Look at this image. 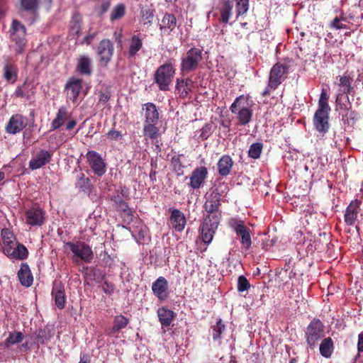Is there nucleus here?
<instances>
[{
	"label": "nucleus",
	"mask_w": 363,
	"mask_h": 363,
	"mask_svg": "<svg viewBox=\"0 0 363 363\" xmlns=\"http://www.w3.org/2000/svg\"><path fill=\"white\" fill-rule=\"evenodd\" d=\"M352 79L347 75L340 76L338 85L340 94H350L354 89L352 86Z\"/></svg>",
	"instance_id": "4c0bfd02"
},
{
	"label": "nucleus",
	"mask_w": 363,
	"mask_h": 363,
	"mask_svg": "<svg viewBox=\"0 0 363 363\" xmlns=\"http://www.w3.org/2000/svg\"><path fill=\"white\" fill-rule=\"evenodd\" d=\"M18 277L21 284L24 286H30L33 282V277L28 264L22 263L18 272Z\"/></svg>",
	"instance_id": "c756f323"
},
{
	"label": "nucleus",
	"mask_w": 363,
	"mask_h": 363,
	"mask_svg": "<svg viewBox=\"0 0 363 363\" xmlns=\"http://www.w3.org/2000/svg\"><path fill=\"white\" fill-rule=\"evenodd\" d=\"M142 48V39L140 38L138 35H133L130 40V45L128 50V58H134Z\"/></svg>",
	"instance_id": "72a5a7b5"
},
{
	"label": "nucleus",
	"mask_w": 363,
	"mask_h": 363,
	"mask_svg": "<svg viewBox=\"0 0 363 363\" xmlns=\"http://www.w3.org/2000/svg\"><path fill=\"white\" fill-rule=\"evenodd\" d=\"M89 164L98 177H101L106 173V163L101 155L96 151L89 150L86 153Z\"/></svg>",
	"instance_id": "9b49d317"
},
{
	"label": "nucleus",
	"mask_w": 363,
	"mask_h": 363,
	"mask_svg": "<svg viewBox=\"0 0 363 363\" xmlns=\"http://www.w3.org/2000/svg\"><path fill=\"white\" fill-rule=\"evenodd\" d=\"M220 215H208L200 227L203 242L209 244L214 236L220 222Z\"/></svg>",
	"instance_id": "0eeeda50"
},
{
	"label": "nucleus",
	"mask_w": 363,
	"mask_h": 363,
	"mask_svg": "<svg viewBox=\"0 0 363 363\" xmlns=\"http://www.w3.org/2000/svg\"><path fill=\"white\" fill-rule=\"evenodd\" d=\"M26 28L18 20H13L11 27V38L16 43L15 52L16 54H22L26 44Z\"/></svg>",
	"instance_id": "9d476101"
},
{
	"label": "nucleus",
	"mask_w": 363,
	"mask_h": 363,
	"mask_svg": "<svg viewBox=\"0 0 363 363\" xmlns=\"http://www.w3.org/2000/svg\"><path fill=\"white\" fill-rule=\"evenodd\" d=\"M277 238H266L262 240V248L265 250H269L271 247H272L275 243L277 242Z\"/></svg>",
	"instance_id": "052dcab7"
},
{
	"label": "nucleus",
	"mask_w": 363,
	"mask_h": 363,
	"mask_svg": "<svg viewBox=\"0 0 363 363\" xmlns=\"http://www.w3.org/2000/svg\"><path fill=\"white\" fill-rule=\"evenodd\" d=\"M338 94L336 98V106L341 110L348 111L351 108V103L349 96Z\"/></svg>",
	"instance_id": "8fccbe9b"
},
{
	"label": "nucleus",
	"mask_w": 363,
	"mask_h": 363,
	"mask_svg": "<svg viewBox=\"0 0 363 363\" xmlns=\"http://www.w3.org/2000/svg\"><path fill=\"white\" fill-rule=\"evenodd\" d=\"M1 235L3 243L5 246V253L6 252L7 247H12L14 246L15 237L11 230L9 228H3L1 231Z\"/></svg>",
	"instance_id": "37998d69"
},
{
	"label": "nucleus",
	"mask_w": 363,
	"mask_h": 363,
	"mask_svg": "<svg viewBox=\"0 0 363 363\" xmlns=\"http://www.w3.org/2000/svg\"><path fill=\"white\" fill-rule=\"evenodd\" d=\"M102 289L105 294L111 295L114 292L115 285L111 282L105 281L102 284Z\"/></svg>",
	"instance_id": "bf43d9fd"
},
{
	"label": "nucleus",
	"mask_w": 363,
	"mask_h": 363,
	"mask_svg": "<svg viewBox=\"0 0 363 363\" xmlns=\"http://www.w3.org/2000/svg\"><path fill=\"white\" fill-rule=\"evenodd\" d=\"M27 124V118L25 116L16 113L9 118L6 125L5 130L9 134L15 135L22 131Z\"/></svg>",
	"instance_id": "f8f14e48"
},
{
	"label": "nucleus",
	"mask_w": 363,
	"mask_h": 363,
	"mask_svg": "<svg viewBox=\"0 0 363 363\" xmlns=\"http://www.w3.org/2000/svg\"><path fill=\"white\" fill-rule=\"evenodd\" d=\"M125 6L123 4L116 5L110 13V21L113 22L122 18L125 15Z\"/></svg>",
	"instance_id": "c03bdc74"
},
{
	"label": "nucleus",
	"mask_w": 363,
	"mask_h": 363,
	"mask_svg": "<svg viewBox=\"0 0 363 363\" xmlns=\"http://www.w3.org/2000/svg\"><path fill=\"white\" fill-rule=\"evenodd\" d=\"M169 211L171 212L169 221L172 228L174 229L175 231L181 233L184 230L186 223L184 214L181 211L176 208H170Z\"/></svg>",
	"instance_id": "412c9836"
},
{
	"label": "nucleus",
	"mask_w": 363,
	"mask_h": 363,
	"mask_svg": "<svg viewBox=\"0 0 363 363\" xmlns=\"http://www.w3.org/2000/svg\"><path fill=\"white\" fill-rule=\"evenodd\" d=\"M52 153L45 150H40L29 161L28 166L32 170L38 169L48 164L52 159Z\"/></svg>",
	"instance_id": "a211bd4d"
},
{
	"label": "nucleus",
	"mask_w": 363,
	"mask_h": 363,
	"mask_svg": "<svg viewBox=\"0 0 363 363\" xmlns=\"http://www.w3.org/2000/svg\"><path fill=\"white\" fill-rule=\"evenodd\" d=\"M121 218L123 222L127 225L130 224L133 220V213L130 209H128L127 211H125L123 213H121Z\"/></svg>",
	"instance_id": "6e6d98bb"
},
{
	"label": "nucleus",
	"mask_w": 363,
	"mask_h": 363,
	"mask_svg": "<svg viewBox=\"0 0 363 363\" xmlns=\"http://www.w3.org/2000/svg\"><path fill=\"white\" fill-rule=\"evenodd\" d=\"M116 208L121 213H123L125 211H127L128 209H130L128 203L125 202V201H123L121 203L118 204V206H116Z\"/></svg>",
	"instance_id": "0e129e2a"
},
{
	"label": "nucleus",
	"mask_w": 363,
	"mask_h": 363,
	"mask_svg": "<svg viewBox=\"0 0 363 363\" xmlns=\"http://www.w3.org/2000/svg\"><path fill=\"white\" fill-rule=\"evenodd\" d=\"M111 98V94L108 91H101L99 92V102L103 104H105L107 103Z\"/></svg>",
	"instance_id": "680f3d73"
},
{
	"label": "nucleus",
	"mask_w": 363,
	"mask_h": 363,
	"mask_svg": "<svg viewBox=\"0 0 363 363\" xmlns=\"http://www.w3.org/2000/svg\"><path fill=\"white\" fill-rule=\"evenodd\" d=\"M289 67L285 64L277 62L272 67L268 84L262 93V96H268L286 79Z\"/></svg>",
	"instance_id": "f03ea898"
},
{
	"label": "nucleus",
	"mask_w": 363,
	"mask_h": 363,
	"mask_svg": "<svg viewBox=\"0 0 363 363\" xmlns=\"http://www.w3.org/2000/svg\"><path fill=\"white\" fill-rule=\"evenodd\" d=\"M155 10L150 6L141 8L140 15L144 25L150 26L152 24Z\"/></svg>",
	"instance_id": "79ce46f5"
},
{
	"label": "nucleus",
	"mask_w": 363,
	"mask_h": 363,
	"mask_svg": "<svg viewBox=\"0 0 363 363\" xmlns=\"http://www.w3.org/2000/svg\"><path fill=\"white\" fill-rule=\"evenodd\" d=\"M82 18L79 13H74L70 21L69 35L74 39L78 38L82 30Z\"/></svg>",
	"instance_id": "7c9ffc66"
},
{
	"label": "nucleus",
	"mask_w": 363,
	"mask_h": 363,
	"mask_svg": "<svg viewBox=\"0 0 363 363\" xmlns=\"http://www.w3.org/2000/svg\"><path fill=\"white\" fill-rule=\"evenodd\" d=\"M357 350L359 352H363V333L358 336Z\"/></svg>",
	"instance_id": "69168bd1"
},
{
	"label": "nucleus",
	"mask_w": 363,
	"mask_h": 363,
	"mask_svg": "<svg viewBox=\"0 0 363 363\" xmlns=\"http://www.w3.org/2000/svg\"><path fill=\"white\" fill-rule=\"evenodd\" d=\"M51 295L55 301V306L60 310L65 308L66 296L65 286L62 282H54Z\"/></svg>",
	"instance_id": "aec40b11"
},
{
	"label": "nucleus",
	"mask_w": 363,
	"mask_h": 363,
	"mask_svg": "<svg viewBox=\"0 0 363 363\" xmlns=\"http://www.w3.org/2000/svg\"><path fill=\"white\" fill-rule=\"evenodd\" d=\"M90 357L87 354H83L80 357V362L79 363H89Z\"/></svg>",
	"instance_id": "774afa93"
},
{
	"label": "nucleus",
	"mask_w": 363,
	"mask_h": 363,
	"mask_svg": "<svg viewBox=\"0 0 363 363\" xmlns=\"http://www.w3.org/2000/svg\"><path fill=\"white\" fill-rule=\"evenodd\" d=\"M329 96L325 89H323L318 100V108L315 112L313 123L315 129L320 133H326L330 128L329 113L330 107L328 104Z\"/></svg>",
	"instance_id": "f257e3e1"
},
{
	"label": "nucleus",
	"mask_w": 363,
	"mask_h": 363,
	"mask_svg": "<svg viewBox=\"0 0 363 363\" xmlns=\"http://www.w3.org/2000/svg\"><path fill=\"white\" fill-rule=\"evenodd\" d=\"M229 226L234 230L237 236L240 238V244L242 249L248 250L252 246V230L245 225L244 220L232 218L228 222Z\"/></svg>",
	"instance_id": "20e7f679"
},
{
	"label": "nucleus",
	"mask_w": 363,
	"mask_h": 363,
	"mask_svg": "<svg viewBox=\"0 0 363 363\" xmlns=\"http://www.w3.org/2000/svg\"><path fill=\"white\" fill-rule=\"evenodd\" d=\"M208 169L206 167H199L193 170L190 176L189 186L193 189H200L208 177Z\"/></svg>",
	"instance_id": "2eb2a0df"
},
{
	"label": "nucleus",
	"mask_w": 363,
	"mask_h": 363,
	"mask_svg": "<svg viewBox=\"0 0 363 363\" xmlns=\"http://www.w3.org/2000/svg\"><path fill=\"white\" fill-rule=\"evenodd\" d=\"M194 87V83L190 78L177 79L176 90L182 99L186 98L192 91Z\"/></svg>",
	"instance_id": "a878e982"
},
{
	"label": "nucleus",
	"mask_w": 363,
	"mask_h": 363,
	"mask_svg": "<svg viewBox=\"0 0 363 363\" xmlns=\"http://www.w3.org/2000/svg\"><path fill=\"white\" fill-rule=\"evenodd\" d=\"M65 246L68 247L69 250L73 253L72 259L74 260L80 259L86 263H90L93 259V251L90 246L84 242H67L65 243Z\"/></svg>",
	"instance_id": "423d86ee"
},
{
	"label": "nucleus",
	"mask_w": 363,
	"mask_h": 363,
	"mask_svg": "<svg viewBox=\"0 0 363 363\" xmlns=\"http://www.w3.org/2000/svg\"><path fill=\"white\" fill-rule=\"evenodd\" d=\"M221 198L218 196V193L211 192L210 194L206 197V200L203 205L205 211L208 213V215H220L221 216V211H219Z\"/></svg>",
	"instance_id": "6ab92c4d"
},
{
	"label": "nucleus",
	"mask_w": 363,
	"mask_h": 363,
	"mask_svg": "<svg viewBox=\"0 0 363 363\" xmlns=\"http://www.w3.org/2000/svg\"><path fill=\"white\" fill-rule=\"evenodd\" d=\"M67 118V110L65 106H61L56 114V117L51 123L50 131L60 128Z\"/></svg>",
	"instance_id": "c9c22d12"
},
{
	"label": "nucleus",
	"mask_w": 363,
	"mask_h": 363,
	"mask_svg": "<svg viewBox=\"0 0 363 363\" xmlns=\"http://www.w3.org/2000/svg\"><path fill=\"white\" fill-rule=\"evenodd\" d=\"M153 294L162 301H166L170 294L169 284L164 277H159L152 284Z\"/></svg>",
	"instance_id": "ddd939ff"
},
{
	"label": "nucleus",
	"mask_w": 363,
	"mask_h": 363,
	"mask_svg": "<svg viewBox=\"0 0 363 363\" xmlns=\"http://www.w3.org/2000/svg\"><path fill=\"white\" fill-rule=\"evenodd\" d=\"M250 284L249 281L244 276H240L238 280V291H245L250 289Z\"/></svg>",
	"instance_id": "5fc2aeb1"
},
{
	"label": "nucleus",
	"mask_w": 363,
	"mask_h": 363,
	"mask_svg": "<svg viewBox=\"0 0 363 363\" xmlns=\"http://www.w3.org/2000/svg\"><path fill=\"white\" fill-rule=\"evenodd\" d=\"M45 220V211L39 207H33L26 211V221L28 225L40 226Z\"/></svg>",
	"instance_id": "f3484780"
},
{
	"label": "nucleus",
	"mask_w": 363,
	"mask_h": 363,
	"mask_svg": "<svg viewBox=\"0 0 363 363\" xmlns=\"http://www.w3.org/2000/svg\"><path fill=\"white\" fill-rule=\"evenodd\" d=\"M82 79L75 77H70L65 86L67 91V98L69 99L73 103H75L79 93L82 89Z\"/></svg>",
	"instance_id": "dca6fc26"
},
{
	"label": "nucleus",
	"mask_w": 363,
	"mask_h": 363,
	"mask_svg": "<svg viewBox=\"0 0 363 363\" xmlns=\"http://www.w3.org/2000/svg\"><path fill=\"white\" fill-rule=\"evenodd\" d=\"M202 60V51L197 48H192L182 58L181 71L189 73L196 70Z\"/></svg>",
	"instance_id": "1a4fd4ad"
},
{
	"label": "nucleus",
	"mask_w": 363,
	"mask_h": 363,
	"mask_svg": "<svg viewBox=\"0 0 363 363\" xmlns=\"http://www.w3.org/2000/svg\"><path fill=\"white\" fill-rule=\"evenodd\" d=\"M330 28L335 30H340V29H347V26L345 24L342 23V21H340L337 19V17H335L330 23Z\"/></svg>",
	"instance_id": "4d7b16f0"
},
{
	"label": "nucleus",
	"mask_w": 363,
	"mask_h": 363,
	"mask_svg": "<svg viewBox=\"0 0 363 363\" xmlns=\"http://www.w3.org/2000/svg\"><path fill=\"white\" fill-rule=\"evenodd\" d=\"M361 201L358 199L352 201L347 207L344 216L345 222L347 225H353L357 220L359 211Z\"/></svg>",
	"instance_id": "5701e85b"
},
{
	"label": "nucleus",
	"mask_w": 363,
	"mask_h": 363,
	"mask_svg": "<svg viewBox=\"0 0 363 363\" xmlns=\"http://www.w3.org/2000/svg\"><path fill=\"white\" fill-rule=\"evenodd\" d=\"M111 3L109 1H104L99 9L98 16L101 17L103 16L109 9Z\"/></svg>",
	"instance_id": "e2e57ef3"
},
{
	"label": "nucleus",
	"mask_w": 363,
	"mask_h": 363,
	"mask_svg": "<svg viewBox=\"0 0 363 363\" xmlns=\"http://www.w3.org/2000/svg\"><path fill=\"white\" fill-rule=\"evenodd\" d=\"M249 104V98L241 95L235 99L231 104L230 109L233 113L237 114L239 124L245 125L248 124L252 117V110Z\"/></svg>",
	"instance_id": "7ed1b4c3"
},
{
	"label": "nucleus",
	"mask_w": 363,
	"mask_h": 363,
	"mask_svg": "<svg viewBox=\"0 0 363 363\" xmlns=\"http://www.w3.org/2000/svg\"><path fill=\"white\" fill-rule=\"evenodd\" d=\"M175 74V69L170 62L160 66L154 74L155 82L162 91L169 89V85L172 82Z\"/></svg>",
	"instance_id": "39448f33"
},
{
	"label": "nucleus",
	"mask_w": 363,
	"mask_h": 363,
	"mask_svg": "<svg viewBox=\"0 0 363 363\" xmlns=\"http://www.w3.org/2000/svg\"><path fill=\"white\" fill-rule=\"evenodd\" d=\"M233 9V0H222L220 6L219 7V13L220 15V21L223 23H228L232 16Z\"/></svg>",
	"instance_id": "cd10ccee"
},
{
	"label": "nucleus",
	"mask_w": 363,
	"mask_h": 363,
	"mask_svg": "<svg viewBox=\"0 0 363 363\" xmlns=\"http://www.w3.org/2000/svg\"><path fill=\"white\" fill-rule=\"evenodd\" d=\"M177 18L172 13H166L160 23V30L162 35H169L177 27Z\"/></svg>",
	"instance_id": "4be33fe9"
},
{
	"label": "nucleus",
	"mask_w": 363,
	"mask_h": 363,
	"mask_svg": "<svg viewBox=\"0 0 363 363\" xmlns=\"http://www.w3.org/2000/svg\"><path fill=\"white\" fill-rule=\"evenodd\" d=\"M106 135L109 140L114 141L118 140L123 138L121 132L116 130H109Z\"/></svg>",
	"instance_id": "13d9d810"
},
{
	"label": "nucleus",
	"mask_w": 363,
	"mask_h": 363,
	"mask_svg": "<svg viewBox=\"0 0 363 363\" xmlns=\"http://www.w3.org/2000/svg\"><path fill=\"white\" fill-rule=\"evenodd\" d=\"M157 123H144L143 135L146 138L155 140L160 135V129L156 126Z\"/></svg>",
	"instance_id": "a19ab883"
},
{
	"label": "nucleus",
	"mask_w": 363,
	"mask_h": 363,
	"mask_svg": "<svg viewBox=\"0 0 363 363\" xmlns=\"http://www.w3.org/2000/svg\"><path fill=\"white\" fill-rule=\"evenodd\" d=\"M54 335L55 330L52 326L47 325L43 328H40L36 335L37 342L44 345L49 341Z\"/></svg>",
	"instance_id": "e433bc0d"
},
{
	"label": "nucleus",
	"mask_w": 363,
	"mask_h": 363,
	"mask_svg": "<svg viewBox=\"0 0 363 363\" xmlns=\"http://www.w3.org/2000/svg\"><path fill=\"white\" fill-rule=\"evenodd\" d=\"M319 350L323 357L325 358L330 357L334 350L333 341L331 337H328L323 339L320 345Z\"/></svg>",
	"instance_id": "58836bf2"
},
{
	"label": "nucleus",
	"mask_w": 363,
	"mask_h": 363,
	"mask_svg": "<svg viewBox=\"0 0 363 363\" xmlns=\"http://www.w3.org/2000/svg\"><path fill=\"white\" fill-rule=\"evenodd\" d=\"M159 321L162 325V328L166 331V328L169 329V326L174 318L175 314L173 311L166 307H161L157 311Z\"/></svg>",
	"instance_id": "b1692460"
},
{
	"label": "nucleus",
	"mask_w": 363,
	"mask_h": 363,
	"mask_svg": "<svg viewBox=\"0 0 363 363\" xmlns=\"http://www.w3.org/2000/svg\"><path fill=\"white\" fill-rule=\"evenodd\" d=\"M40 0H19L20 9L30 13H35L39 7Z\"/></svg>",
	"instance_id": "ea45409f"
},
{
	"label": "nucleus",
	"mask_w": 363,
	"mask_h": 363,
	"mask_svg": "<svg viewBox=\"0 0 363 363\" xmlns=\"http://www.w3.org/2000/svg\"><path fill=\"white\" fill-rule=\"evenodd\" d=\"M77 70L82 75L90 76L92 72L90 58L86 55L80 56L78 59Z\"/></svg>",
	"instance_id": "2f4dec72"
},
{
	"label": "nucleus",
	"mask_w": 363,
	"mask_h": 363,
	"mask_svg": "<svg viewBox=\"0 0 363 363\" xmlns=\"http://www.w3.org/2000/svg\"><path fill=\"white\" fill-rule=\"evenodd\" d=\"M97 50L101 65L106 67L113 54V43L109 40L104 39L99 43Z\"/></svg>",
	"instance_id": "4468645a"
},
{
	"label": "nucleus",
	"mask_w": 363,
	"mask_h": 363,
	"mask_svg": "<svg viewBox=\"0 0 363 363\" xmlns=\"http://www.w3.org/2000/svg\"><path fill=\"white\" fill-rule=\"evenodd\" d=\"M6 254L8 256H11L19 259H24L27 258L28 251L23 244L18 243L16 247H14V246L11 248L7 247Z\"/></svg>",
	"instance_id": "f704fd0d"
},
{
	"label": "nucleus",
	"mask_w": 363,
	"mask_h": 363,
	"mask_svg": "<svg viewBox=\"0 0 363 363\" xmlns=\"http://www.w3.org/2000/svg\"><path fill=\"white\" fill-rule=\"evenodd\" d=\"M212 337L214 341L220 340L221 335L225 329V325L222 320L219 318L216 325L212 326Z\"/></svg>",
	"instance_id": "a18cd8bd"
},
{
	"label": "nucleus",
	"mask_w": 363,
	"mask_h": 363,
	"mask_svg": "<svg viewBox=\"0 0 363 363\" xmlns=\"http://www.w3.org/2000/svg\"><path fill=\"white\" fill-rule=\"evenodd\" d=\"M229 191V187L227 183L220 182L218 185L212 191V192H216L218 194V196L221 197H224L227 195Z\"/></svg>",
	"instance_id": "603ef678"
},
{
	"label": "nucleus",
	"mask_w": 363,
	"mask_h": 363,
	"mask_svg": "<svg viewBox=\"0 0 363 363\" xmlns=\"http://www.w3.org/2000/svg\"><path fill=\"white\" fill-rule=\"evenodd\" d=\"M145 106V120L144 123H157L159 121V113L156 106L153 103H147Z\"/></svg>",
	"instance_id": "473e14b6"
},
{
	"label": "nucleus",
	"mask_w": 363,
	"mask_h": 363,
	"mask_svg": "<svg viewBox=\"0 0 363 363\" xmlns=\"http://www.w3.org/2000/svg\"><path fill=\"white\" fill-rule=\"evenodd\" d=\"M250 0H235L236 18L244 15L249 10Z\"/></svg>",
	"instance_id": "09e8293b"
},
{
	"label": "nucleus",
	"mask_w": 363,
	"mask_h": 363,
	"mask_svg": "<svg viewBox=\"0 0 363 363\" xmlns=\"http://www.w3.org/2000/svg\"><path fill=\"white\" fill-rule=\"evenodd\" d=\"M75 186L76 188L80 189L82 191H90L91 187V180L88 177H85L84 174H81L78 177Z\"/></svg>",
	"instance_id": "49530a36"
},
{
	"label": "nucleus",
	"mask_w": 363,
	"mask_h": 363,
	"mask_svg": "<svg viewBox=\"0 0 363 363\" xmlns=\"http://www.w3.org/2000/svg\"><path fill=\"white\" fill-rule=\"evenodd\" d=\"M263 149V144L257 142L252 144L248 150V157L254 160L259 158Z\"/></svg>",
	"instance_id": "de8ad7c7"
},
{
	"label": "nucleus",
	"mask_w": 363,
	"mask_h": 363,
	"mask_svg": "<svg viewBox=\"0 0 363 363\" xmlns=\"http://www.w3.org/2000/svg\"><path fill=\"white\" fill-rule=\"evenodd\" d=\"M24 335L21 332L10 333L9 337L6 339L5 345H14L21 342L23 340Z\"/></svg>",
	"instance_id": "3c124183"
},
{
	"label": "nucleus",
	"mask_w": 363,
	"mask_h": 363,
	"mask_svg": "<svg viewBox=\"0 0 363 363\" xmlns=\"http://www.w3.org/2000/svg\"><path fill=\"white\" fill-rule=\"evenodd\" d=\"M111 200L114 202L116 206H118V204L121 203L123 201H124L122 199V196L119 194L115 195L111 198Z\"/></svg>",
	"instance_id": "338daca9"
},
{
	"label": "nucleus",
	"mask_w": 363,
	"mask_h": 363,
	"mask_svg": "<svg viewBox=\"0 0 363 363\" xmlns=\"http://www.w3.org/2000/svg\"><path fill=\"white\" fill-rule=\"evenodd\" d=\"M212 125L206 123L200 130V135L199 139L205 140L209 138L211 134Z\"/></svg>",
	"instance_id": "864d4df0"
},
{
	"label": "nucleus",
	"mask_w": 363,
	"mask_h": 363,
	"mask_svg": "<svg viewBox=\"0 0 363 363\" xmlns=\"http://www.w3.org/2000/svg\"><path fill=\"white\" fill-rule=\"evenodd\" d=\"M18 69L16 64L11 61L6 62L4 66V78L9 83L13 84L18 79Z\"/></svg>",
	"instance_id": "c85d7f7f"
},
{
	"label": "nucleus",
	"mask_w": 363,
	"mask_h": 363,
	"mask_svg": "<svg viewBox=\"0 0 363 363\" xmlns=\"http://www.w3.org/2000/svg\"><path fill=\"white\" fill-rule=\"evenodd\" d=\"M233 164V160L230 155H223L217 163L218 174L222 177L228 176L230 173Z\"/></svg>",
	"instance_id": "bb28decb"
},
{
	"label": "nucleus",
	"mask_w": 363,
	"mask_h": 363,
	"mask_svg": "<svg viewBox=\"0 0 363 363\" xmlns=\"http://www.w3.org/2000/svg\"><path fill=\"white\" fill-rule=\"evenodd\" d=\"M306 340L311 349H313L318 342L324 337V325L319 319L311 321L306 330Z\"/></svg>",
	"instance_id": "6e6552de"
},
{
	"label": "nucleus",
	"mask_w": 363,
	"mask_h": 363,
	"mask_svg": "<svg viewBox=\"0 0 363 363\" xmlns=\"http://www.w3.org/2000/svg\"><path fill=\"white\" fill-rule=\"evenodd\" d=\"M129 321V319L122 314L116 315L113 318V326L105 330L106 335L113 336L114 334L118 333L120 330L126 328Z\"/></svg>",
	"instance_id": "393cba45"
}]
</instances>
